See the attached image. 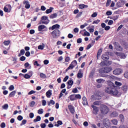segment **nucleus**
<instances>
[{
    "label": "nucleus",
    "instance_id": "nucleus-1",
    "mask_svg": "<svg viewBox=\"0 0 128 128\" xmlns=\"http://www.w3.org/2000/svg\"><path fill=\"white\" fill-rule=\"evenodd\" d=\"M116 86H114V84L110 81H108V86L105 88V92H107V94H110L114 96H120L122 94V93L118 92V91L116 89Z\"/></svg>",
    "mask_w": 128,
    "mask_h": 128
},
{
    "label": "nucleus",
    "instance_id": "nucleus-17",
    "mask_svg": "<svg viewBox=\"0 0 128 128\" xmlns=\"http://www.w3.org/2000/svg\"><path fill=\"white\" fill-rule=\"evenodd\" d=\"M52 90H48L46 92V96L48 98H50V96H52Z\"/></svg>",
    "mask_w": 128,
    "mask_h": 128
},
{
    "label": "nucleus",
    "instance_id": "nucleus-58",
    "mask_svg": "<svg viewBox=\"0 0 128 128\" xmlns=\"http://www.w3.org/2000/svg\"><path fill=\"white\" fill-rule=\"evenodd\" d=\"M70 60V58L69 56H67L66 58L65 62H68Z\"/></svg>",
    "mask_w": 128,
    "mask_h": 128
},
{
    "label": "nucleus",
    "instance_id": "nucleus-50",
    "mask_svg": "<svg viewBox=\"0 0 128 128\" xmlns=\"http://www.w3.org/2000/svg\"><path fill=\"white\" fill-rule=\"evenodd\" d=\"M111 2H112V0H108L106 3V6H108L110 4Z\"/></svg>",
    "mask_w": 128,
    "mask_h": 128
},
{
    "label": "nucleus",
    "instance_id": "nucleus-63",
    "mask_svg": "<svg viewBox=\"0 0 128 128\" xmlns=\"http://www.w3.org/2000/svg\"><path fill=\"white\" fill-rule=\"evenodd\" d=\"M0 128H6V123L2 122L0 126Z\"/></svg>",
    "mask_w": 128,
    "mask_h": 128
},
{
    "label": "nucleus",
    "instance_id": "nucleus-9",
    "mask_svg": "<svg viewBox=\"0 0 128 128\" xmlns=\"http://www.w3.org/2000/svg\"><path fill=\"white\" fill-rule=\"evenodd\" d=\"M92 108H93L92 114H98V108L94 106V105H92Z\"/></svg>",
    "mask_w": 128,
    "mask_h": 128
},
{
    "label": "nucleus",
    "instance_id": "nucleus-10",
    "mask_svg": "<svg viewBox=\"0 0 128 128\" xmlns=\"http://www.w3.org/2000/svg\"><path fill=\"white\" fill-rule=\"evenodd\" d=\"M101 76L102 78H106L108 80H114V76H109V75L104 74H102L101 75Z\"/></svg>",
    "mask_w": 128,
    "mask_h": 128
},
{
    "label": "nucleus",
    "instance_id": "nucleus-18",
    "mask_svg": "<svg viewBox=\"0 0 128 128\" xmlns=\"http://www.w3.org/2000/svg\"><path fill=\"white\" fill-rule=\"evenodd\" d=\"M82 104L84 106H86L88 104V100H86V96H83L82 97Z\"/></svg>",
    "mask_w": 128,
    "mask_h": 128
},
{
    "label": "nucleus",
    "instance_id": "nucleus-51",
    "mask_svg": "<svg viewBox=\"0 0 128 128\" xmlns=\"http://www.w3.org/2000/svg\"><path fill=\"white\" fill-rule=\"evenodd\" d=\"M71 64H72L74 66H76L78 64V62H76V60H74L71 63Z\"/></svg>",
    "mask_w": 128,
    "mask_h": 128
},
{
    "label": "nucleus",
    "instance_id": "nucleus-21",
    "mask_svg": "<svg viewBox=\"0 0 128 128\" xmlns=\"http://www.w3.org/2000/svg\"><path fill=\"white\" fill-rule=\"evenodd\" d=\"M56 28H60V25L56 24L52 26L51 28L52 30H56Z\"/></svg>",
    "mask_w": 128,
    "mask_h": 128
},
{
    "label": "nucleus",
    "instance_id": "nucleus-43",
    "mask_svg": "<svg viewBox=\"0 0 128 128\" xmlns=\"http://www.w3.org/2000/svg\"><path fill=\"white\" fill-rule=\"evenodd\" d=\"M116 48L118 50H119V52H122V46H118L117 47H116Z\"/></svg>",
    "mask_w": 128,
    "mask_h": 128
},
{
    "label": "nucleus",
    "instance_id": "nucleus-48",
    "mask_svg": "<svg viewBox=\"0 0 128 128\" xmlns=\"http://www.w3.org/2000/svg\"><path fill=\"white\" fill-rule=\"evenodd\" d=\"M98 16V13L96 12H94L92 15L91 16L92 18H96V16Z\"/></svg>",
    "mask_w": 128,
    "mask_h": 128
},
{
    "label": "nucleus",
    "instance_id": "nucleus-55",
    "mask_svg": "<svg viewBox=\"0 0 128 128\" xmlns=\"http://www.w3.org/2000/svg\"><path fill=\"white\" fill-rule=\"evenodd\" d=\"M29 116H30V118H34V113H32V112H30L29 114Z\"/></svg>",
    "mask_w": 128,
    "mask_h": 128
},
{
    "label": "nucleus",
    "instance_id": "nucleus-35",
    "mask_svg": "<svg viewBox=\"0 0 128 128\" xmlns=\"http://www.w3.org/2000/svg\"><path fill=\"white\" fill-rule=\"evenodd\" d=\"M70 100H76V95L74 94H72L70 96Z\"/></svg>",
    "mask_w": 128,
    "mask_h": 128
},
{
    "label": "nucleus",
    "instance_id": "nucleus-49",
    "mask_svg": "<svg viewBox=\"0 0 128 128\" xmlns=\"http://www.w3.org/2000/svg\"><path fill=\"white\" fill-rule=\"evenodd\" d=\"M116 86H122V83L120 82H118V81H116L114 82Z\"/></svg>",
    "mask_w": 128,
    "mask_h": 128
},
{
    "label": "nucleus",
    "instance_id": "nucleus-53",
    "mask_svg": "<svg viewBox=\"0 0 128 128\" xmlns=\"http://www.w3.org/2000/svg\"><path fill=\"white\" fill-rule=\"evenodd\" d=\"M100 22V20H94L92 22V24H98V22Z\"/></svg>",
    "mask_w": 128,
    "mask_h": 128
},
{
    "label": "nucleus",
    "instance_id": "nucleus-40",
    "mask_svg": "<svg viewBox=\"0 0 128 128\" xmlns=\"http://www.w3.org/2000/svg\"><path fill=\"white\" fill-rule=\"evenodd\" d=\"M38 114H44V110L42 108H40L38 110Z\"/></svg>",
    "mask_w": 128,
    "mask_h": 128
},
{
    "label": "nucleus",
    "instance_id": "nucleus-57",
    "mask_svg": "<svg viewBox=\"0 0 128 128\" xmlns=\"http://www.w3.org/2000/svg\"><path fill=\"white\" fill-rule=\"evenodd\" d=\"M119 118H120L121 122H124V115L120 114L119 116Z\"/></svg>",
    "mask_w": 128,
    "mask_h": 128
},
{
    "label": "nucleus",
    "instance_id": "nucleus-36",
    "mask_svg": "<svg viewBox=\"0 0 128 128\" xmlns=\"http://www.w3.org/2000/svg\"><path fill=\"white\" fill-rule=\"evenodd\" d=\"M111 122L113 124H114V126H116V124H118V120H116V119L112 120H111Z\"/></svg>",
    "mask_w": 128,
    "mask_h": 128
},
{
    "label": "nucleus",
    "instance_id": "nucleus-56",
    "mask_svg": "<svg viewBox=\"0 0 128 128\" xmlns=\"http://www.w3.org/2000/svg\"><path fill=\"white\" fill-rule=\"evenodd\" d=\"M24 78L28 79L30 78H32L30 76H29L28 74H25L24 76Z\"/></svg>",
    "mask_w": 128,
    "mask_h": 128
},
{
    "label": "nucleus",
    "instance_id": "nucleus-52",
    "mask_svg": "<svg viewBox=\"0 0 128 128\" xmlns=\"http://www.w3.org/2000/svg\"><path fill=\"white\" fill-rule=\"evenodd\" d=\"M23 118H24L22 116H18L17 118V120H20V121L22 120Z\"/></svg>",
    "mask_w": 128,
    "mask_h": 128
},
{
    "label": "nucleus",
    "instance_id": "nucleus-2",
    "mask_svg": "<svg viewBox=\"0 0 128 128\" xmlns=\"http://www.w3.org/2000/svg\"><path fill=\"white\" fill-rule=\"evenodd\" d=\"M112 70V68L111 66L105 67L100 70V74H108Z\"/></svg>",
    "mask_w": 128,
    "mask_h": 128
},
{
    "label": "nucleus",
    "instance_id": "nucleus-30",
    "mask_svg": "<svg viewBox=\"0 0 128 128\" xmlns=\"http://www.w3.org/2000/svg\"><path fill=\"white\" fill-rule=\"evenodd\" d=\"M104 82H106V80L100 78V79H98L96 80V82L98 84H104Z\"/></svg>",
    "mask_w": 128,
    "mask_h": 128
},
{
    "label": "nucleus",
    "instance_id": "nucleus-31",
    "mask_svg": "<svg viewBox=\"0 0 128 128\" xmlns=\"http://www.w3.org/2000/svg\"><path fill=\"white\" fill-rule=\"evenodd\" d=\"M118 116V112H114L111 114V116L112 118H116Z\"/></svg>",
    "mask_w": 128,
    "mask_h": 128
},
{
    "label": "nucleus",
    "instance_id": "nucleus-15",
    "mask_svg": "<svg viewBox=\"0 0 128 128\" xmlns=\"http://www.w3.org/2000/svg\"><path fill=\"white\" fill-rule=\"evenodd\" d=\"M44 28H46V26L43 24L40 25L38 26L39 32H42V30H44Z\"/></svg>",
    "mask_w": 128,
    "mask_h": 128
},
{
    "label": "nucleus",
    "instance_id": "nucleus-23",
    "mask_svg": "<svg viewBox=\"0 0 128 128\" xmlns=\"http://www.w3.org/2000/svg\"><path fill=\"white\" fill-rule=\"evenodd\" d=\"M62 120H58L57 122V124H54V126H57V128H58L60 126H62Z\"/></svg>",
    "mask_w": 128,
    "mask_h": 128
},
{
    "label": "nucleus",
    "instance_id": "nucleus-25",
    "mask_svg": "<svg viewBox=\"0 0 128 128\" xmlns=\"http://www.w3.org/2000/svg\"><path fill=\"white\" fill-rule=\"evenodd\" d=\"M58 16V14L56 13H54L53 14H52L50 16V18H56Z\"/></svg>",
    "mask_w": 128,
    "mask_h": 128
},
{
    "label": "nucleus",
    "instance_id": "nucleus-20",
    "mask_svg": "<svg viewBox=\"0 0 128 128\" xmlns=\"http://www.w3.org/2000/svg\"><path fill=\"white\" fill-rule=\"evenodd\" d=\"M92 98L93 100H100V96H98L97 95L94 94V95L92 96Z\"/></svg>",
    "mask_w": 128,
    "mask_h": 128
},
{
    "label": "nucleus",
    "instance_id": "nucleus-59",
    "mask_svg": "<svg viewBox=\"0 0 128 128\" xmlns=\"http://www.w3.org/2000/svg\"><path fill=\"white\" fill-rule=\"evenodd\" d=\"M124 76L126 78H128V71L124 73Z\"/></svg>",
    "mask_w": 128,
    "mask_h": 128
},
{
    "label": "nucleus",
    "instance_id": "nucleus-61",
    "mask_svg": "<svg viewBox=\"0 0 128 128\" xmlns=\"http://www.w3.org/2000/svg\"><path fill=\"white\" fill-rule=\"evenodd\" d=\"M20 60L21 62H24V60H26V57L24 56H22L20 58Z\"/></svg>",
    "mask_w": 128,
    "mask_h": 128
},
{
    "label": "nucleus",
    "instance_id": "nucleus-47",
    "mask_svg": "<svg viewBox=\"0 0 128 128\" xmlns=\"http://www.w3.org/2000/svg\"><path fill=\"white\" fill-rule=\"evenodd\" d=\"M26 124V120H22V123L20 124V126H24V124Z\"/></svg>",
    "mask_w": 128,
    "mask_h": 128
},
{
    "label": "nucleus",
    "instance_id": "nucleus-28",
    "mask_svg": "<svg viewBox=\"0 0 128 128\" xmlns=\"http://www.w3.org/2000/svg\"><path fill=\"white\" fill-rule=\"evenodd\" d=\"M102 60H108L110 58V56H108L104 54L102 56Z\"/></svg>",
    "mask_w": 128,
    "mask_h": 128
},
{
    "label": "nucleus",
    "instance_id": "nucleus-16",
    "mask_svg": "<svg viewBox=\"0 0 128 128\" xmlns=\"http://www.w3.org/2000/svg\"><path fill=\"white\" fill-rule=\"evenodd\" d=\"M54 10V8L50 7L49 9L46 10V13L47 14H50L51 12H52Z\"/></svg>",
    "mask_w": 128,
    "mask_h": 128
},
{
    "label": "nucleus",
    "instance_id": "nucleus-24",
    "mask_svg": "<svg viewBox=\"0 0 128 128\" xmlns=\"http://www.w3.org/2000/svg\"><path fill=\"white\" fill-rule=\"evenodd\" d=\"M80 72H82V70H79V72L77 74L78 78H82L83 76V74L82 73Z\"/></svg>",
    "mask_w": 128,
    "mask_h": 128
},
{
    "label": "nucleus",
    "instance_id": "nucleus-44",
    "mask_svg": "<svg viewBox=\"0 0 128 128\" xmlns=\"http://www.w3.org/2000/svg\"><path fill=\"white\" fill-rule=\"evenodd\" d=\"M75 98H78V100H80V98H82V96L80 94H76Z\"/></svg>",
    "mask_w": 128,
    "mask_h": 128
},
{
    "label": "nucleus",
    "instance_id": "nucleus-29",
    "mask_svg": "<svg viewBox=\"0 0 128 128\" xmlns=\"http://www.w3.org/2000/svg\"><path fill=\"white\" fill-rule=\"evenodd\" d=\"M16 90L12 91V92H11L10 94L8 96V97L9 98H12V96H14L16 95Z\"/></svg>",
    "mask_w": 128,
    "mask_h": 128
},
{
    "label": "nucleus",
    "instance_id": "nucleus-6",
    "mask_svg": "<svg viewBox=\"0 0 128 128\" xmlns=\"http://www.w3.org/2000/svg\"><path fill=\"white\" fill-rule=\"evenodd\" d=\"M122 73V70L120 68H117L113 71L114 74H116V76H118L119 74H120Z\"/></svg>",
    "mask_w": 128,
    "mask_h": 128
},
{
    "label": "nucleus",
    "instance_id": "nucleus-46",
    "mask_svg": "<svg viewBox=\"0 0 128 128\" xmlns=\"http://www.w3.org/2000/svg\"><path fill=\"white\" fill-rule=\"evenodd\" d=\"M36 91L32 90L30 92H28V94L29 96H30L31 94H36Z\"/></svg>",
    "mask_w": 128,
    "mask_h": 128
},
{
    "label": "nucleus",
    "instance_id": "nucleus-5",
    "mask_svg": "<svg viewBox=\"0 0 128 128\" xmlns=\"http://www.w3.org/2000/svg\"><path fill=\"white\" fill-rule=\"evenodd\" d=\"M41 20H46V22L40 21V24H48L50 22V20H48V16H42L41 18Z\"/></svg>",
    "mask_w": 128,
    "mask_h": 128
},
{
    "label": "nucleus",
    "instance_id": "nucleus-60",
    "mask_svg": "<svg viewBox=\"0 0 128 128\" xmlns=\"http://www.w3.org/2000/svg\"><path fill=\"white\" fill-rule=\"evenodd\" d=\"M9 90H14V85L10 86L9 87Z\"/></svg>",
    "mask_w": 128,
    "mask_h": 128
},
{
    "label": "nucleus",
    "instance_id": "nucleus-3",
    "mask_svg": "<svg viewBox=\"0 0 128 128\" xmlns=\"http://www.w3.org/2000/svg\"><path fill=\"white\" fill-rule=\"evenodd\" d=\"M100 110L101 114H106L108 113V112H110L108 107L106 105H102L100 106Z\"/></svg>",
    "mask_w": 128,
    "mask_h": 128
},
{
    "label": "nucleus",
    "instance_id": "nucleus-12",
    "mask_svg": "<svg viewBox=\"0 0 128 128\" xmlns=\"http://www.w3.org/2000/svg\"><path fill=\"white\" fill-rule=\"evenodd\" d=\"M68 108L70 110L71 114H74V107L72 105H68Z\"/></svg>",
    "mask_w": 128,
    "mask_h": 128
},
{
    "label": "nucleus",
    "instance_id": "nucleus-32",
    "mask_svg": "<svg viewBox=\"0 0 128 128\" xmlns=\"http://www.w3.org/2000/svg\"><path fill=\"white\" fill-rule=\"evenodd\" d=\"M100 66H106V60H104L100 63Z\"/></svg>",
    "mask_w": 128,
    "mask_h": 128
},
{
    "label": "nucleus",
    "instance_id": "nucleus-37",
    "mask_svg": "<svg viewBox=\"0 0 128 128\" xmlns=\"http://www.w3.org/2000/svg\"><path fill=\"white\" fill-rule=\"evenodd\" d=\"M2 108H3V110H8V104H4V105L2 106Z\"/></svg>",
    "mask_w": 128,
    "mask_h": 128
},
{
    "label": "nucleus",
    "instance_id": "nucleus-13",
    "mask_svg": "<svg viewBox=\"0 0 128 128\" xmlns=\"http://www.w3.org/2000/svg\"><path fill=\"white\" fill-rule=\"evenodd\" d=\"M24 4H25V8L27 9L28 10L30 8V2L26 0L24 2Z\"/></svg>",
    "mask_w": 128,
    "mask_h": 128
},
{
    "label": "nucleus",
    "instance_id": "nucleus-62",
    "mask_svg": "<svg viewBox=\"0 0 128 128\" xmlns=\"http://www.w3.org/2000/svg\"><path fill=\"white\" fill-rule=\"evenodd\" d=\"M92 46H94V44H89L88 45L86 49L90 50V48H92Z\"/></svg>",
    "mask_w": 128,
    "mask_h": 128
},
{
    "label": "nucleus",
    "instance_id": "nucleus-14",
    "mask_svg": "<svg viewBox=\"0 0 128 128\" xmlns=\"http://www.w3.org/2000/svg\"><path fill=\"white\" fill-rule=\"evenodd\" d=\"M122 90L124 94L126 93V92L128 90V86L124 85L122 88Z\"/></svg>",
    "mask_w": 128,
    "mask_h": 128
},
{
    "label": "nucleus",
    "instance_id": "nucleus-8",
    "mask_svg": "<svg viewBox=\"0 0 128 128\" xmlns=\"http://www.w3.org/2000/svg\"><path fill=\"white\" fill-rule=\"evenodd\" d=\"M4 10L5 12H10V10H12V6L10 4L6 5L4 7Z\"/></svg>",
    "mask_w": 128,
    "mask_h": 128
},
{
    "label": "nucleus",
    "instance_id": "nucleus-33",
    "mask_svg": "<svg viewBox=\"0 0 128 128\" xmlns=\"http://www.w3.org/2000/svg\"><path fill=\"white\" fill-rule=\"evenodd\" d=\"M110 20H116L118 18V15L114 16L111 17H110Z\"/></svg>",
    "mask_w": 128,
    "mask_h": 128
},
{
    "label": "nucleus",
    "instance_id": "nucleus-41",
    "mask_svg": "<svg viewBox=\"0 0 128 128\" xmlns=\"http://www.w3.org/2000/svg\"><path fill=\"white\" fill-rule=\"evenodd\" d=\"M40 77L42 78H46V74L44 73H40Z\"/></svg>",
    "mask_w": 128,
    "mask_h": 128
},
{
    "label": "nucleus",
    "instance_id": "nucleus-22",
    "mask_svg": "<svg viewBox=\"0 0 128 128\" xmlns=\"http://www.w3.org/2000/svg\"><path fill=\"white\" fill-rule=\"evenodd\" d=\"M42 120V118L40 116H37L36 118L34 120V122H40V120Z\"/></svg>",
    "mask_w": 128,
    "mask_h": 128
},
{
    "label": "nucleus",
    "instance_id": "nucleus-42",
    "mask_svg": "<svg viewBox=\"0 0 128 128\" xmlns=\"http://www.w3.org/2000/svg\"><path fill=\"white\" fill-rule=\"evenodd\" d=\"M67 84L72 86V84H74V81L72 80H70L67 82Z\"/></svg>",
    "mask_w": 128,
    "mask_h": 128
},
{
    "label": "nucleus",
    "instance_id": "nucleus-45",
    "mask_svg": "<svg viewBox=\"0 0 128 128\" xmlns=\"http://www.w3.org/2000/svg\"><path fill=\"white\" fill-rule=\"evenodd\" d=\"M84 36H90V32H88V31H86L84 34Z\"/></svg>",
    "mask_w": 128,
    "mask_h": 128
},
{
    "label": "nucleus",
    "instance_id": "nucleus-39",
    "mask_svg": "<svg viewBox=\"0 0 128 128\" xmlns=\"http://www.w3.org/2000/svg\"><path fill=\"white\" fill-rule=\"evenodd\" d=\"M56 102L54 100H50V102H48V106H50V104H54Z\"/></svg>",
    "mask_w": 128,
    "mask_h": 128
},
{
    "label": "nucleus",
    "instance_id": "nucleus-27",
    "mask_svg": "<svg viewBox=\"0 0 128 128\" xmlns=\"http://www.w3.org/2000/svg\"><path fill=\"white\" fill-rule=\"evenodd\" d=\"M44 46H46L44 44L42 43L41 45H39L38 46V50H42L44 48Z\"/></svg>",
    "mask_w": 128,
    "mask_h": 128
},
{
    "label": "nucleus",
    "instance_id": "nucleus-54",
    "mask_svg": "<svg viewBox=\"0 0 128 128\" xmlns=\"http://www.w3.org/2000/svg\"><path fill=\"white\" fill-rule=\"evenodd\" d=\"M10 42V40L5 41L4 42V46H8Z\"/></svg>",
    "mask_w": 128,
    "mask_h": 128
},
{
    "label": "nucleus",
    "instance_id": "nucleus-19",
    "mask_svg": "<svg viewBox=\"0 0 128 128\" xmlns=\"http://www.w3.org/2000/svg\"><path fill=\"white\" fill-rule=\"evenodd\" d=\"M88 8V5H86L84 4H80L79 5V8H80L81 10H82V8Z\"/></svg>",
    "mask_w": 128,
    "mask_h": 128
},
{
    "label": "nucleus",
    "instance_id": "nucleus-26",
    "mask_svg": "<svg viewBox=\"0 0 128 128\" xmlns=\"http://www.w3.org/2000/svg\"><path fill=\"white\" fill-rule=\"evenodd\" d=\"M102 49H100L97 53V59L98 60V58H100V54H102Z\"/></svg>",
    "mask_w": 128,
    "mask_h": 128
},
{
    "label": "nucleus",
    "instance_id": "nucleus-11",
    "mask_svg": "<svg viewBox=\"0 0 128 128\" xmlns=\"http://www.w3.org/2000/svg\"><path fill=\"white\" fill-rule=\"evenodd\" d=\"M116 55L120 56V58H126V56L122 52H116Z\"/></svg>",
    "mask_w": 128,
    "mask_h": 128
},
{
    "label": "nucleus",
    "instance_id": "nucleus-64",
    "mask_svg": "<svg viewBox=\"0 0 128 128\" xmlns=\"http://www.w3.org/2000/svg\"><path fill=\"white\" fill-rule=\"evenodd\" d=\"M40 127L42 128H45L46 126V124L44 123V124H41L40 125Z\"/></svg>",
    "mask_w": 128,
    "mask_h": 128
},
{
    "label": "nucleus",
    "instance_id": "nucleus-34",
    "mask_svg": "<svg viewBox=\"0 0 128 128\" xmlns=\"http://www.w3.org/2000/svg\"><path fill=\"white\" fill-rule=\"evenodd\" d=\"M24 66H25L26 68H28L30 69V68H32V66H30V64H28V62H26Z\"/></svg>",
    "mask_w": 128,
    "mask_h": 128
},
{
    "label": "nucleus",
    "instance_id": "nucleus-7",
    "mask_svg": "<svg viewBox=\"0 0 128 128\" xmlns=\"http://www.w3.org/2000/svg\"><path fill=\"white\" fill-rule=\"evenodd\" d=\"M103 124L106 128H108L110 126V122L108 118L104 119Z\"/></svg>",
    "mask_w": 128,
    "mask_h": 128
},
{
    "label": "nucleus",
    "instance_id": "nucleus-4",
    "mask_svg": "<svg viewBox=\"0 0 128 128\" xmlns=\"http://www.w3.org/2000/svg\"><path fill=\"white\" fill-rule=\"evenodd\" d=\"M52 34L54 38H58L60 34V30L56 29L52 32Z\"/></svg>",
    "mask_w": 128,
    "mask_h": 128
},
{
    "label": "nucleus",
    "instance_id": "nucleus-38",
    "mask_svg": "<svg viewBox=\"0 0 128 128\" xmlns=\"http://www.w3.org/2000/svg\"><path fill=\"white\" fill-rule=\"evenodd\" d=\"M74 65H72V64H70V66L66 69V72H68V70H72V68H74Z\"/></svg>",
    "mask_w": 128,
    "mask_h": 128
}]
</instances>
